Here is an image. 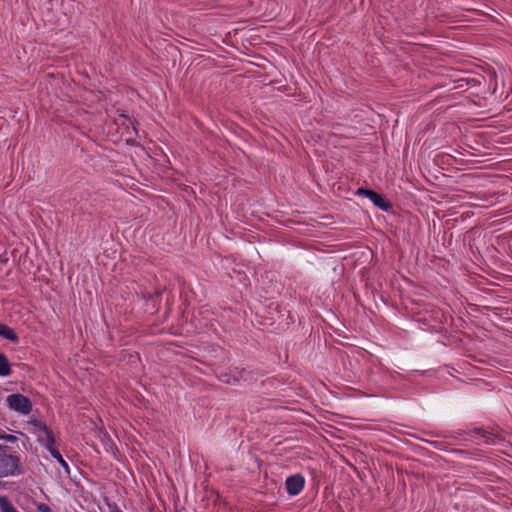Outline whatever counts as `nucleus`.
<instances>
[{"label": "nucleus", "instance_id": "1", "mask_svg": "<svg viewBox=\"0 0 512 512\" xmlns=\"http://www.w3.org/2000/svg\"><path fill=\"white\" fill-rule=\"evenodd\" d=\"M21 473L20 459L12 454H0V477Z\"/></svg>", "mask_w": 512, "mask_h": 512}, {"label": "nucleus", "instance_id": "2", "mask_svg": "<svg viewBox=\"0 0 512 512\" xmlns=\"http://www.w3.org/2000/svg\"><path fill=\"white\" fill-rule=\"evenodd\" d=\"M7 404L10 409L22 414H29L32 411L31 400L22 394H11L7 397Z\"/></svg>", "mask_w": 512, "mask_h": 512}, {"label": "nucleus", "instance_id": "3", "mask_svg": "<svg viewBox=\"0 0 512 512\" xmlns=\"http://www.w3.org/2000/svg\"><path fill=\"white\" fill-rule=\"evenodd\" d=\"M357 194L367 196L377 207L384 211H388L392 207L391 203L387 201L383 195L373 190L359 188Z\"/></svg>", "mask_w": 512, "mask_h": 512}, {"label": "nucleus", "instance_id": "4", "mask_svg": "<svg viewBox=\"0 0 512 512\" xmlns=\"http://www.w3.org/2000/svg\"><path fill=\"white\" fill-rule=\"evenodd\" d=\"M304 477L300 474H295L286 479V489L290 495H297L304 487Z\"/></svg>", "mask_w": 512, "mask_h": 512}, {"label": "nucleus", "instance_id": "5", "mask_svg": "<svg viewBox=\"0 0 512 512\" xmlns=\"http://www.w3.org/2000/svg\"><path fill=\"white\" fill-rule=\"evenodd\" d=\"M38 441L41 445L45 446L49 452L50 449H56L54 447L56 440L51 429L47 430L45 433L38 434Z\"/></svg>", "mask_w": 512, "mask_h": 512}, {"label": "nucleus", "instance_id": "6", "mask_svg": "<svg viewBox=\"0 0 512 512\" xmlns=\"http://www.w3.org/2000/svg\"><path fill=\"white\" fill-rule=\"evenodd\" d=\"M0 336L15 343L18 342V336L15 331L3 323H0Z\"/></svg>", "mask_w": 512, "mask_h": 512}, {"label": "nucleus", "instance_id": "7", "mask_svg": "<svg viewBox=\"0 0 512 512\" xmlns=\"http://www.w3.org/2000/svg\"><path fill=\"white\" fill-rule=\"evenodd\" d=\"M12 372L10 363L5 354L0 353V376H8Z\"/></svg>", "mask_w": 512, "mask_h": 512}, {"label": "nucleus", "instance_id": "8", "mask_svg": "<svg viewBox=\"0 0 512 512\" xmlns=\"http://www.w3.org/2000/svg\"><path fill=\"white\" fill-rule=\"evenodd\" d=\"M0 509L2 512H18L6 496H0Z\"/></svg>", "mask_w": 512, "mask_h": 512}, {"label": "nucleus", "instance_id": "9", "mask_svg": "<svg viewBox=\"0 0 512 512\" xmlns=\"http://www.w3.org/2000/svg\"><path fill=\"white\" fill-rule=\"evenodd\" d=\"M50 454L51 456L56 459L58 461V463L64 467L66 470H68V464L67 462L63 459L62 455L60 454V452L57 450V449H50Z\"/></svg>", "mask_w": 512, "mask_h": 512}, {"label": "nucleus", "instance_id": "10", "mask_svg": "<svg viewBox=\"0 0 512 512\" xmlns=\"http://www.w3.org/2000/svg\"><path fill=\"white\" fill-rule=\"evenodd\" d=\"M29 423L31 425H33L34 427L38 428L40 430L41 434L45 433L47 430L50 429L45 423H43L42 421L36 420V419L29 421Z\"/></svg>", "mask_w": 512, "mask_h": 512}, {"label": "nucleus", "instance_id": "11", "mask_svg": "<svg viewBox=\"0 0 512 512\" xmlns=\"http://www.w3.org/2000/svg\"><path fill=\"white\" fill-rule=\"evenodd\" d=\"M0 439H4V440H6L8 442H12V443L17 441V437L16 436L11 435V434H4V433H1V432H0Z\"/></svg>", "mask_w": 512, "mask_h": 512}, {"label": "nucleus", "instance_id": "12", "mask_svg": "<svg viewBox=\"0 0 512 512\" xmlns=\"http://www.w3.org/2000/svg\"><path fill=\"white\" fill-rule=\"evenodd\" d=\"M38 509L41 511V512H51V509L50 507L47 505V504H41L38 506Z\"/></svg>", "mask_w": 512, "mask_h": 512}, {"label": "nucleus", "instance_id": "13", "mask_svg": "<svg viewBox=\"0 0 512 512\" xmlns=\"http://www.w3.org/2000/svg\"><path fill=\"white\" fill-rule=\"evenodd\" d=\"M142 298L145 300H152L154 298V295L150 292H142Z\"/></svg>", "mask_w": 512, "mask_h": 512}, {"label": "nucleus", "instance_id": "14", "mask_svg": "<svg viewBox=\"0 0 512 512\" xmlns=\"http://www.w3.org/2000/svg\"><path fill=\"white\" fill-rule=\"evenodd\" d=\"M163 293V290L162 289H158L154 292V297H160Z\"/></svg>", "mask_w": 512, "mask_h": 512}, {"label": "nucleus", "instance_id": "15", "mask_svg": "<svg viewBox=\"0 0 512 512\" xmlns=\"http://www.w3.org/2000/svg\"><path fill=\"white\" fill-rule=\"evenodd\" d=\"M476 432H477V433H479V434H481L483 437H485V436H486V434H487V433H486L484 430H482V429H476Z\"/></svg>", "mask_w": 512, "mask_h": 512}, {"label": "nucleus", "instance_id": "16", "mask_svg": "<svg viewBox=\"0 0 512 512\" xmlns=\"http://www.w3.org/2000/svg\"><path fill=\"white\" fill-rule=\"evenodd\" d=\"M111 512H123V511L115 506Z\"/></svg>", "mask_w": 512, "mask_h": 512}, {"label": "nucleus", "instance_id": "17", "mask_svg": "<svg viewBox=\"0 0 512 512\" xmlns=\"http://www.w3.org/2000/svg\"><path fill=\"white\" fill-rule=\"evenodd\" d=\"M6 448H8V447L0 444V451L3 449H6Z\"/></svg>", "mask_w": 512, "mask_h": 512}]
</instances>
